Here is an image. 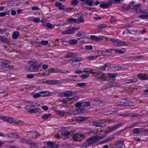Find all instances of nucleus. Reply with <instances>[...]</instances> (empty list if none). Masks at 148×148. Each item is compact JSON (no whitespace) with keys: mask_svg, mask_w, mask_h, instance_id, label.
<instances>
[{"mask_svg":"<svg viewBox=\"0 0 148 148\" xmlns=\"http://www.w3.org/2000/svg\"><path fill=\"white\" fill-rule=\"evenodd\" d=\"M28 63L30 66H26L25 69L27 71L33 72L39 71V68L41 66V64H38V62L36 61H29Z\"/></svg>","mask_w":148,"mask_h":148,"instance_id":"1","label":"nucleus"},{"mask_svg":"<svg viewBox=\"0 0 148 148\" xmlns=\"http://www.w3.org/2000/svg\"><path fill=\"white\" fill-rule=\"evenodd\" d=\"M101 138L99 136H93L88 138L86 141L83 143L82 145V147L83 148H86L93 144L95 142Z\"/></svg>","mask_w":148,"mask_h":148,"instance_id":"2","label":"nucleus"},{"mask_svg":"<svg viewBox=\"0 0 148 148\" xmlns=\"http://www.w3.org/2000/svg\"><path fill=\"white\" fill-rule=\"evenodd\" d=\"M82 60L83 59L82 58L77 57L74 58V59H70V62L73 67H78L80 65V61Z\"/></svg>","mask_w":148,"mask_h":148,"instance_id":"3","label":"nucleus"},{"mask_svg":"<svg viewBox=\"0 0 148 148\" xmlns=\"http://www.w3.org/2000/svg\"><path fill=\"white\" fill-rule=\"evenodd\" d=\"M110 41L112 42L115 45L117 46H127L128 45V44L118 39L110 38Z\"/></svg>","mask_w":148,"mask_h":148,"instance_id":"4","label":"nucleus"},{"mask_svg":"<svg viewBox=\"0 0 148 148\" xmlns=\"http://www.w3.org/2000/svg\"><path fill=\"white\" fill-rule=\"evenodd\" d=\"M140 11V13L143 14L140 15L138 16L137 17L141 19H148V10H146L143 11L141 9H139Z\"/></svg>","mask_w":148,"mask_h":148,"instance_id":"5","label":"nucleus"},{"mask_svg":"<svg viewBox=\"0 0 148 148\" xmlns=\"http://www.w3.org/2000/svg\"><path fill=\"white\" fill-rule=\"evenodd\" d=\"M85 138V136L82 133L75 134L74 136V139L75 141H81Z\"/></svg>","mask_w":148,"mask_h":148,"instance_id":"6","label":"nucleus"},{"mask_svg":"<svg viewBox=\"0 0 148 148\" xmlns=\"http://www.w3.org/2000/svg\"><path fill=\"white\" fill-rule=\"evenodd\" d=\"M58 144H56L54 142L49 141L47 143V145L43 148H58Z\"/></svg>","mask_w":148,"mask_h":148,"instance_id":"7","label":"nucleus"},{"mask_svg":"<svg viewBox=\"0 0 148 148\" xmlns=\"http://www.w3.org/2000/svg\"><path fill=\"white\" fill-rule=\"evenodd\" d=\"M114 2L113 0H110L107 3H101L100 7L103 8H107L111 6Z\"/></svg>","mask_w":148,"mask_h":148,"instance_id":"8","label":"nucleus"},{"mask_svg":"<svg viewBox=\"0 0 148 148\" xmlns=\"http://www.w3.org/2000/svg\"><path fill=\"white\" fill-rule=\"evenodd\" d=\"M104 36H100L98 37L95 35H91L90 36V39L93 41L99 42V41L103 40Z\"/></svg>","mask_w":148,"mask_h":148,"instance_id":"9","label":"nucleus"},{"mask_svg":"<svg viewBox=\"0 0 148 148\" xmlns=\"http://www.w3.org/2000/svg\"><path fill=\"white\" fill-rule=\"evenodd\" d=\"M93 126L97 127H103L106 125V123L104 122H101L100 121H94L92 122Z\"/></svg>","mask_w":148,"mask_h":148,"instance_id":"10","label":"nucleus"},{"mask_svg":"<svg viewBox=\"0 0 148 148\" xmlns=\"http://www.w3.org/2000/svg\"><path fill=\"white\" fill-rule=\"evenodd\" d=\"M74 29L73 27H69L67 30H64L62 31V33L64 34H73L74 32Z\"/></svg>","mask_w":148,"mask_h":148,"instance_id":"11","label":"nucleus"},{"mask_svg":"<svg viewBox=\"0 0 148 148\" xmlns=\"http://www.w3.org/2000/svg\"><path fill=\"white\" fill-rule=\"evenodd\" d=\"M0 65H1L2 68L4 70H8V69H11L12 67L10 65L6 62H0Z\"/></svg>","mask_w":148,"mask_h":148,"instance_id":"12","label":"nucleus"},{"mask_svg":"<svg viewBox=\"0 0 148 148\" xmlns=\"http://www.w3.org/2000/svg\"><path fill=\"white\" fill-rule=\"evenodd\" d=\"M78 54L75 52H68V53L65 56L64 58H68L70 57L73 58L74 57L78 56Z\"/></svg>","mask_w":148,"mask_h":148,"instance_id":"13","label":"nucleus"},{"mask_svg":"<svg viewBox=\"0 0 148 148\" xmlns=\"http://www.w3.org/2000/svg\"><path fill=\"white\" fill-rule=\"evenodd\" d=\"M110 51H114L116 54H117L118 53H122L126 51L125 49L123 48L118 49H110Z\"/></svg>","mask_w":148,"mask_h":148,"instance_id":"14","label":"nucleus"},{"mask_svg":"<svg viewBox=\"0 0 148 148\" xmlns=\"http://www.w3.org/2000/svg\"><path fill=\"white\" fill-rule=\"evenodd\" d=\"M137 77L139 79L142 80L147 79V74L144 73H141L137 75Z\"/></svg>","mask_w":148,"mask_h":148,"instance_id":"15","label":"nucleus"},{"mask_svg":"<svg viewBox=\"0 0 148 148\" xmlns=\"http://www.w3.org/2000/svg\"><path fill=\"white\" fill-rule=\"evenodd\" d=\"M91 104V102L90 101H85L83 100L82 101V107H87V106H90Z\"/></svg>","mask_w":148,"mask_h":148,"instance_id":"16","label":"nucleus"},{"mask_svg":"<svg viewBox=\"0 0 148 148\" xmlns=\"http://www.w3.org/2000/svg\"><path fill=\"white\" fill-rule=\"evenodd\" d=\"M55 5L56 7H58L60 10H63L65 8L63 4L59 2L56 3Z\"/></svg>","mask_w":148,"mask_h":148,"instance_id":"17","label":"nucleus"},{"mask_svg":"<svg viewBox=\"0 0 148 148\" xmlns=\"http://www.w3.org/2000/svg\"><path fill=\"white\" fill-rule=\"evenodd\" d=\"M118 112V110L115 111H108L104 112L105 115H111L112 114H114Z\"/></svg>","mask_w":148,"mask_h":148,"instance_id":"18","label":"nucleus"},{"mask_svg":"<svg viewBox=\"0 0 148 148\" xmlns=\"http://www.w3.org/2000/svg\"><path fill=\"white\" fill-rule=\"evenodd\" d=\"M72 90H69L62 92L61 94L63 93V95L64 97H70L72 96Z\"/></svg>","mask_w":148,"mask_h":148,"instance_id":"19","label":"nucleus"},{"mask_svg":"<svg viewBox=\"0 0 148 148\" xmlns=\"http://www.w3.org/2000/svg\"><path fill=\"white\" fill-rule=\"evenodd\" d=\"M91 71V74H92L93 75L95 76H97L98 75H100V72L96 69H92Z\"/></svg>","mask_w":148,"mask_h":148,"instance_id":"20","label":"nucleus"},{"mask_svg":"<svg viewBox=\"0 0 148 148\" xmlns=\"http://www.w3.org/2000/svg\"><path fill=\"white\" fill-rule=\"evenodd\" d=\"M40 93L43 94V95H42V97H43L49 96L51 94V92L46 91H40Z\"/></svg>","mask_w":148,"mask_h":148,"instance_id":"21","label":"nucleus"},{"mask_svg":"<svg viewBox=\"0 0 148 148\" xmlns=\"http://www.w3.org/2000/svg\"><path fill=\"white\" fill-rule=\"evenodd\" d=\"M57 114L61 117L64 116L65 114V112L62 110H55Z\"/></svg>","mask_w":148,"mask_h":148,"instance_id":"22","label":"nucleus"},{"mask_svg":"<svg viewBox=\"0 0 148 148\" xmlns=\"http://www.w3.org/2000/svg\"><path fill=\"white\" fill-rule=\"evenodd\" d=\"M20 35V33L18 31H14L12 36V38L14 39H17L18 37Z\"/></svg>","mask_w":148,"mask_h":148,"instance_id":"23","label":"nucleus"},{"mask_svg":"<svg viewBox=\"0 0 148 148\" xmlns=\"http://www.w3.org/2000/svg\"><path fill=\"white\" fill-rule=\"evenodd\" d=\"M0 40L2 42L5 43H8L9 42L8 39L5 37L2 36H0Z\"/></svg>","mask_w":148,"mask_h":148,"instance_id":"24","label":"nucleus"},{"mask_svg":"<svg viewBox=\"0 0 148 148\" xmlns=\"http://www.w3.org/2000/svg\"><path fill=\"white\" fill-rule=\"evenodd\" d=\"M29 145H30L31 148H37L38 144L35 142H32L31 140H30L29 143Z\"/></svg>","mask_w":148,"mask_h":148,"instance_id":"25","label":"nucleus"},{"mask_svg":"<svg viewBox=\"0 0 148 148\" xmlns=\"http://www.w3.org/2000/svg\"><path fill=\"white\" fill-rule=\"evenodd\" d=\"M39 109L40 108H36L34 109H31L30 110H29L28 112L31 113H36L39 111Z\"/></svg>","mask_w":148,"mask_h":148,"instance_id":"26","label":"nucleus"},{"mask_svg":"<svg viewBox=\"0 0 148 148\" xmlns=\"http://www.w3.org/2000/svg\"><path fill=\"white\" fill-rule=\"evenodd\" d=\"M116 104L118 105L129 106V104L127 102H123V101H119L116 103Z\"/></svg>","mask_w":148,"mask_h":148,"instance_id":"27","label":"nucleus"},{"mask_svg":"<svg viewBox=\"0 0 148 148\" xmlns=\"http://www.w3.org/2000/svg\"><path fill=\"white\" fill-rule=\"evenodd\" d=\"M101 101L99 100L98 101L95 100H92L90 102L92 104V106H97L98 104V103H100Z\"/></svg>","mask_w":148,"mask_h":148,"instance_id":"28","label":"nucleus"},{"mask_svg":"<svg viewBox=\"0 0 148 148\" xmlns=\"http://www.w3.org/2000/svg\"><path fill=\"white\" fill-rule=\"evenodd\" d=\"M88 118L87 117H84L80 116L78 117L76 119L77 121L78 122H81L87 119Z\"/></svg>","mask_w":148,"mask_h":148,"instance_id":"29","label":"nucleus"},{"mask_svg":"<svg viewBox=\"0 0 148 148\" xmlns=\"http://www.w3.org/2000/svg\"><path fill=\"white\" fill-rule=\"evenodd\" d=\"M51 116V114L50 113L45 114L41 116V118L42 119H46L49 118Z\"/></svg>","mask_w":148,"mask_h":148,"instance_id":"30","label":"nucleus"},{"mask_svg":"<svg viewBox=\"0 0 148 148\" xmlns=\"http://www.w3.org/2000/svg\"><path fill=\"white\" fill-rule=\"evenodd\" d=\"M86 131L85 133L88 135L94 132V130L91 128L86 129L84 130Z\"/></svg>","mask_w":148,"mask_h":148,"instance_id":"31","label":"nucleus"},{"mask_svg":"<svg viewBox=\"0 0 148 148\" xmlns=\"http://www.w3.org/2000/svg\"><path fill=\"white\" fill-rule=\"evenodd\" d=\"M51 84L52 85H60L61 83L57 80H51L50 82Z\"/></svg>","mask_w":148,"mask_h":148,"instance_id":"32","label":"nucleus"},{"mask_svg":"<svg viewBox=\"0 0 148 148\" xmlns=\"http://www.w3.org/2000/svg\"><path fill=\"white\" fill-rule=\"evenodd\" d=\"M20 140L22 143H23L29 144V142L30 140L27 139L25 138H22L20 139Z\"/></svg>","mask_w":148,"mask_h":148,"instance_id":"33","label":"nucleus"},{"mask_svg":"<svg viewBox=\"0 0 148 148\" xmlns=\"http://www.w3.org/2000/svg\"><path fill=\"white\" fill-rule=\"evenodd\" d=\"M77 43V41L75 39H70L69 40V43L71 45H74Z\"/></svg>","mask_w":148,"mask_h":148,"instance_id":"34","label":"nucleus"},{"mask_svg":"<svg viewBox=\"0 0 148 148\" xmlns=\"http://www.w3.org/2000/svg\"><path fill=\"white\" fill-rule=\"evenodd\" d=\"M27 135L32 138H35L36 137V135L35 133L32 132H28Z\"/></svg>","mask_w":148,"mask_h":148,"instance_id":"35","label":"nucleus"},{"mask_svg":"<svg viewBox=\"0 0 148 148\" xmlns=\"http://www.w3.org/2000/svg\"><path fill=\"white\" fill-rule=\"evenodd\" d=\"M123 142L124 140H123L120 139L117 140L116 143L120 145H121L120 147L123 148V145H124Z\"/></svg>","mask_w":148,"mask_h":148,"instance_id":"36","label":"nucleus"},{"mask_svg":"<svg viewBox=\"0 0 148 148\" xmlns=\"http://www.w3.org/2000/svg\"><path fill=\"white\" fill-rule=\"evenodd\" d=\"M71 134V133L68 131L64 132L61 133L62 136L66 137L69 136Z\"/></svg>","mask_w":148,"mask_h":148,"instance_id":"37","label":"nucleus"},{"mask_svg":"<svg viewBox=\"0 0 148 148\" xmlns=\"http://www.w3.org/2000/svg\"><path fill=\"white\" fill-rule=\"evenodd\" d=\"M107 75L110 78H114L117 76V74L115 73H108L107 74Z\"/></svg>","mask_w":148,"mask_h":148,"instance_id":"38","label":"nucleus"},{"mask_svg":"<svg viewBox=\"0 0 148 148\" xmlns=\"http://www.w3.org/2000/svg\"><path fill=\"white\" fill-rule=\"evenodd\" d=\"M68 22L69 23H76L77 22V20L76 19L74 18H69L68 19Z\"/></svg>","mask_w":148,"mask_h":148,"instance_id":"39","label":"nucleus"},{"mask_svg":"<svg viewBox=\"0 0 148 148\" xmlns=\"http://www.w3.org/2000/svg\"><path fill=\"white\" fill-rule=\"evenodd\" d=\"M106 27V25L104 24H100L97 26V28L100 30L101 29Z\"/></svg>","mask_w":148,"mask_h":148,"instance_id":"40","label":"nucleus"},{"mask_svg":"<svg viewBox=\"0 0 148 148\" xmlns=\"http://www.w3.org/2000/svg\"><path fill=\"white\" fill-rule=\"evenodd\" d=\"M14 119L10 117L8 118V117L6 122L8 123H14Z\"/></svg>","mask_w":148,"mask_h":148,"instance_id":"41","label":"nucleus"},{"mask_svg":"<svg viewBox=\"0 0 148 148\" xmlns=\"http://www.w3.org/2000/svg\"><path fill=\"white\" fill-rule=\"evenodd\" d=\"M85 2L89 6H91L93 5V2L92 0H86Z\"/></svg>","mask_w":148,"mask_h":148,"instance_id":"42","label":"nucleus"},{"mask_svg":"<svg viewBox=\"0 0 148 148\" xmlns=\"http://www.w3.org/2000/svg\"><path fill=\"white\" fill-rule=\"evenodd\" d=\"M41 93H36L34 94L33 95V97L34 98H37L42 96Z\"/></svg>","mask_w":148,"mask_h":148,"instance_id":"43","label":"nucleus"},{"mask_svg":"<svg viewBox=\"0 0 148 148\" xmlns=\"http://www.w3.org/2000/svg\"><path fill=\"white\" fill-rule=\"evenodd\" d=\"M130 7L131 6L129 4H125L123 6L122 8L124 10H127L130 9Z\"/></svg>","mask_w":148,"mask_h":148,"instance_id":"44","label":"nucleus"},{"mask_svg":"<svg viewBox=\"0 0 148 148\" xmlns=\"http://www.w3.org/2000/svg\"><path fill=\"white\" fill-rule=\"evenodd\" d=\"M92 69L90 68H85L83 69V71L85 73H90Z\"/></svg>","mask_w":148,"mask_h":148,"instance_id":"45","label":"nucleus"},{"mask_svg":"<svg viewBox=\"0 0 148 148\" xmlns=\"http://www.w3.org/2000/svg\"><path fill=\"white\" fill-rule=\"evenodd\" d=\"M14 123L18 125H23V123L20 120H15Z\"/></svg>","mask_w":148,"mask_h":148,"instance_id":"46","label":"nucleus"},{"mask_svg":"<svg viewBox=\"0 0 148 148\" xmlns=\"http://www.w3.org/2000/svg\"><path fill=\"white\" fill-rule=\"evenodd\" d=\"M133 133L134 134H138L140 133V131L138 128H136L133 130Z\"/></svg>","mask_w":148,"mask_h":148,"instance_id":"47","label":"nucleus"},{"mask_svg":"<svg viewBox=\"0 0 148 148\" xmlns=\"http://www.w3.org/2000/svg\"><path fill=\"white\" fill-rule=\"evenodd\" d=\"M115 130V127H114V126H113V127H109L108 128V130H106V132L107 133H108L110 132L111 131H112L113 130Z\"/></svg>","mask_w":148,"mask_h":148,"instance_id":"48","label":"nucleus"},{"mask_svg":"<svg viewBox=\"0 0 148 148\" xmlns=\"http://www.w3.org/2000/svg\"><path fill=\"white\" fill-rule=\"evenodd\" d=\"M9 14V12L8 11H7L3 12H1L0 13V17L4 16L7 15H8Z\"/></svg>","mask_w":148,"mask_h":148,"instance_id":"49","label":"nucleus"},{"mask_svg":"<svg viewBox=\"0 0 148 148\" xmlns=\"http://www.w3.org/2000/svg\"><path fill=\"white\" fill-rule=\"evenodd\" d=\"M138 33V31L137 30H135L134 29H130V34H132L135 35L136 34Z\"/></svg>","mask_w":148,"mask_h":148,"instance_id":"50","label":"nucleus"},{"mask_svg":"<svg viewBox=\"0 0 148 148\" xmlns=\"http://www.w3.org/2000/svg\"><path fill=\"white\" fill-rule=\"evenodd\" d=\"M86 85V83H79L77 84V86L78 87H84Z\"/></svg>","mask_w":148,"mask_h":148,"instance_id":"51","label":"nucleus"},{"mask_svg":"<svg viewBox=\"0 0 148 148\" xmlns=\"http://www.w3.org/2000/svg\"><path fill=\"white\" fill-rule=\"evenodd\" d=\"M97 57L96 56H93L90 55L88 56L86 58V59H89L90 60H92L93 59L97 58Z\"/></svg>","mask_w":148,"mask_h":148,"instance_id":"52","label":"nucleus"},{"mask_svg":"<svg viewBox=\"0 0 148 148\" xmlns=\"http://www.w3.org/2000/svg\"><path fill=\"white\" fill-rule=\"evenodd\" d=\"M80 76L81 77L82 79L87 78L89 76V74H83L81 75Z\"/></svg>","mask_w":148,"mask_h":148,"instance_id":"53","label":"nucleus"},{"mask_svg":"<svg viewBox=\"0 0 148 148\" xmlns=\"http://www.w3.org/2000/svg\"><path fill=\"white\" fill-rule=\"evenodd\" d=\"M58 71L60 73L63 74H65L69 73V71H66V70H63L62 69L59 70Z\"/></svg>","mask_w":148,"mask_h":148,"instance_id":"54","label":"nucleus"},{"mask_svg":"<svg viewBox=\"0 0 148 148\" xmlns=\"http://www.w3.org/2000/svg\"><path fill=\"white\" fill-rule=\"evenodd\" d=\"M141 6V5L140 4H137L135 5H134L132 9L134 10H136L137 9L139 8Z\"/></svg>","mask_w":148,"mask_h":148,"instance_id":"55","label":"nucleus"},{"mask_svg":"<svg viewBox=\"0 0 148 148\" xmlns=\"http://www.w3.org/2000/svg\"><path fill=\"white\" fill-rule=\"evenodd\" d=\"M85 35V33L84 32H78L76 34V36H83L84 35Z\"/></svg>","mask_w":148,"mask_h":148,"instance_id":"56","label":"nucleus"},{"mask_svg":"<svg viewBox=\"0 0 148 148\" xmlns=\"http://www.w3.org/2000/svg\"><path fill=\"white\" fill-rule=\"evenodd\" d=\"M73 9V8H67L66 10H64V11L66 12V13H69L72 11Z\"/></svg>","mask_w":148,"mask_h":148,"instance_id":"57","label":"nucleus"},{"mask_svg":"<svg viewBox=\"0 0 148 148\" xmlns=\"http://www.w3.org/2000/svg\"><path fill=\"white\" fill-rule=\"evenodd\" d=\"M49 43V42L47 40H42L41 41L40 44L42 45H47Z\"/></svg>","mask_w":148,"mask_h":148,"instance_id":"58","label":"nucleus"},{"mask_svg":"<svg viewBox=\"0 0 148 148\" xmlns=\"http://www.w3.org/2000/svg\"><path fill=\"white\" fill-rule=\"evenodd\" d=\"M82 102H77L75 103V106L76 107L79 108L80 107H82Z\"/></svg>","mask_w":148,"mask_h":148,"instance_id":"59","label":"nucleus"},{"mask_svg":"<svg viewBox=\"0 0 148 148\" xmlns=\"http://www.w3.org/2000/svg\"><path fill=\"white\" fill-rule=\"evenodd\" d=\"M125 69V67L121 66H119L117 67H116V71H121L122 70H124Z\"/></svg>","mask_w":148,"mask_h":148,"instance_id":"60","label":"nucleus"},{"mask_svg":"<svg viewBox=\"0 0 148 148\" xmlns=\"http://www.w3.org/2000/svg\"><path fill=\"white\" fill-rule=\"evenodd\" d=\"M0 119L3 121L6 122L8 119V117L5 116H0Z\"/></svg>","mask_w":148,"mask_h":148,"instance_id":"61","label":"nucleus"},{"mask_svg":"<svg viewBox=\"0 0 148 148\" xmlns=\"http://www.w3.org/2000/svg\"><path fill=\"white\" fill-rule=\"evenodd\" d=\"M97 81H103L106 80V79L104 77H98L97 78Z\"/></svg>","mask_w":148,"mask_h":148,"instance_id":"62","label":"nucleus"},{"mask_svg":"<svg viewBox=\"0 0 148 148\" xmlns=\"http://www.w3.org/2000/svg\"><path fill=\"white\" fill-rule=\"evenodd\" d=\"M40 18L34 17L33 21L34 22H36V23H38L40 22Z\"/></svg>","mask_w":148,"mask_h":148,"instance_id":"63","label":"nucleus"},{"mask_svg":"<svg viewBox=\"0 0 148 148\" xmlns=\"http://www.w3.org/2000/svg\"><path fill=\"white\" fill-rule=\"evenodd\" d=\"M71 3L73 5H76L79 3V2L77 0H73Z\"/></svg>","mask_w":148,"mask_h":148,"instance_id":"64","label":"nucleus"}]
</instances>
